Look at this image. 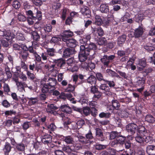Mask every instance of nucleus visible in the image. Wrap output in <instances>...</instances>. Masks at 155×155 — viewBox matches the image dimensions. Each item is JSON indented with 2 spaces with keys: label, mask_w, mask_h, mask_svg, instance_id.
Returning a JSON list of instances; mask_svg holds the SVG:
<instances>
[{
  "label": "nucleus",
  "mask_w": 155,
  "mask_h": 155,
  "mask_svg": "<svg viewBox=\"0 0 155 155\" xmlns=\"http://www.w3.org/2000/svg\"><path fill=\"white\" fill-rule=\"evenodd\" d=\"M16 112L13 110L6 111L5 112V115L7 116H12V115H15Z\"/></svg>",
  "instance_id": "13d9d810"
},
{
  "label": "nucleus",
  "mask_w": 155,
  "mask_h": 155,
  "mask_svg": "<svg viewBox=\"0 0 155 155\" xmlns=\"http://www.w3.org/2000/svg\"><path fill=\"white\" fill-rule=\"evenodd\" d=\"M73 35V32L70 30L64 31L61 35L62 40L63 41H66L67 39H69L68 38L71 37Z\"/></svg>",
  "instance_id": "423d86ee"
},
{
  "label": "nucleus",
  "mask_w": 155,
  "mask_h": 155,
  "mask_svg": "<svg viewBox=\"0 0 155 155\" xmlns=\"http://www.w3.org/2000/svg\"><path fill=\"white\" fill-rule=\"evenodd\" d=\"M63 41L66 43V44L68 47L71 48L75 47L77 45L76 41L73 38L67 39L66 41Z\"/></svg>",
  "instance_id": "6e6552de"
},
{
  "label": "nucleus",
  "mask_w": 155,
  "mask_h": 155,
  "mask_svg": "<svg viewBox=\"0 0 155 155\" xmlns=\"http://www.w3.org/2000/svg\"><path fill=\"white\" fill-rule=\"evenodd\" d=\"M31 33L33 40L36 41L32 42V45L34 46L35 45H37L36 42L39 41L40 36L36 31H33Z\"/></svg>",
  "instance_id": "1a4fd4ad"
},
{
  "label": "nucleus",
  "mask_w": 155,
  "mask_h": 155,
  "mask_svg": "<svg viewBox=\"0 0 155 155\" xmlns=\"http://www.w3.org/2000/svg\"><path fill=\"white\" fill-rule=\"evenodd\" d=\"M87 81L91 84H95L96 83V79L94 76L91 75L87 78Z\"/></svg>",
  "instance_id": "5701e85b"
},
{
  "label": "nucleus",
  "mask_w": 155,
  "mask_h": 155,
  "mask_svg": "<svg viewBox=\"0 0 155 155\" xmlns=\"http://www.w3.org/2000/svg\"><path fill=\"white\" fill-rule=\"evenodd\" d=\"M116 139L117 140L119 144H123L125 140V138L122 136H120L119 135L116 138Z\"/></svg>",
  "instance_id": "a19ab883"
},
{
  "label": "nucleus",
  "mask_w": 155,
  "mask_h": 155,
  "mask_svg": "<svg viewBox=\"0 0 155 155\" xmlns=\"http://www.w3.org/2000/svg\"><path fill=\"white\" fill-rule=\"evenodd\" d=\"M101 60L102 62L104 64V65L108 66L109 63V61L107 55H105L103 56V57L101 58Z\"/></svg>",
  "instance_id": "473e14b6"
},
{
  "label": "nucleus",
  "mask_w": 155,
  "mask_h": 155,
  "mask_svg": "<svg viewBox=\"0 0 155 155\" xmlns=\"http://www.w3.org/2000/svg\"><path fill=\"white\" fill-rule=\"evenodd\" d=\"M74 53V51L70 48H67L64 51L63 55L65 57L70 56Z\"/></svg>",
  "instance_id": "4be33fe9"
},
{
  "label": "nucleus",
  "mask_w": 155,
  "mask_h": 155,
  "mask_svg": "<svg viewBox=\"0 0 155 155\" xmlns=\"http://www.w3.org/2000/svg\"><path fill=\"white\" fill-rule=\"evenodd\" d=\"M14 31H13V30L12 31V34L15 33V36L14 38L15 37L16 38L19 40L23 41L25 39L24 37L22 34L19 32H17L14 30Z\"/></svg>",
  "instance_id": "a211bd4d"
},
{
  "label": "nucleus",
  "mask_w": 155,
  "mask_h": 155,
  "mask_svg": "<svg viewBox=\"0 0 155 155\" xmlns=\"http://www.w3.org/2000/svg\"><path fill=\"white\" fill-rule=\"evenodd\" d=\"M46 52L48 56L53 57L55 55L56 51L53 48H48L47 49Z\"/></svg>",
  "instance_id": "393cba45"
},
{
  "label": "nucleus",
  "mask_w": 155,
  "mask_h": 155,
  "mask_svg": "<svg viewBox=\"0 0 155 155\" xmlns=\"http://www.w3.org/2000/svg\"><path fill=\"white\" fill-rule=\"evenodd\" d=\"M61 108L63 112L69 114L71 112V108L67 105H62L61 106Z\"/></svg>",
  "instance_id": "f3484780"
},
{
  "label": "nucleus",
  "mask_w": 155,
  "mask_h": 155,
  "mask_svg": "<svg viewBox=\"0 0 155 155\" xmlns=\"http://www.w3.org/2000/svg\"><path fill=\"white\" fill-rule=\"evenodd\" d=\"M88 48L89 50H94L96 49L97 46L95 44L91 43L89 44Z\"/></svg>",
  "instance_id": "e2e57ef3"
},
{
  "label": "nucleus",
  "mask_w": 155,
  "mask_h": 155,
  "mask_svg": "<svg viewBox=\"0 0 155 155\" xmlns=\"http://www.w3.org/2000/svg\"><path fill=\"white\" fill-rule=\"evenodd\" d=\"M126 36L123 35L120 36L118 38L117 44L120 46H121L126 40Z\"/></svg>",
  "instance_id": "6ab92c4d"
},
{
  "label": "nucleus",
  "mask_w": 155,
  "mask_h": 155,
  "mask_svg": "<svg viewBox=\"0 0 155 155\" xmlns=\"http://www.w3.org/2000/svg\"><path fill=\"white\" fill-rule=\"evenodd\" d=\"M146 151L149 155H155V146L149 145L146 148Z\"/></svg>",
  "instance_id": "ddd939ff"
},
{
  "label": "nucleus",
  "mask_w": 155,
  "mask_h": 155,
  "mask_svg": "<svg viewBox=\"0 0 155 155\" xmlns=\"http://www.w3.org/2000/svg\"><path fill=\"white\" fill-rule=\"evenodd\" d=\"M130 15L128 13H126L121 18V20L123 21H127L130 18Z\"/></svg>",
  "instance_id": "864d4df0"
},
{
  "label": "nucleus",
  "mask_w": 155,
  "mask_h": 155,
  "mask_svg": "<svg viewBox=\"0 0 155 155\" xmlns=\"http://www.w3.org/2000/svg\"><path fill=\"white\" fill-rule=\"evenodd\" d=\"M146 62L144 58L139 60V63L137 64L138 65L141 66L143 68L146 65Z\"/></svg>",
  "instance_id": "37998d69"
},
{
  "label": "nucleus",
  "mask_w": 155,
  "mask_h": 155,
  "mask_svg": "<svg viewBox=\"0 0 155 155\" xmlns=\"http://www.w3.org/2000/svg\"><path fill=\"white\" fill-rule=\"evenodd\" d=\"M61 40V38L58 36H54L52 37L50 41L51 43L57 44Z\"/></svg>",
  "instance_id": "58836bf2"
},
{
  "label": "nucleus",
  "mask_w": 155,
  "mask_h": 155,
  "mask_svg": "<svg viewBox=\"0 0 155 155\" xmlns=\"http://www.w3.org/2000/svg\"><path fill=\"white\" fill-rule=\"evenodd\" d=\"M47 82V84L43 85L41 90L43 93L50 94L55 89L57 81L55 78H49Z\"/></svg>",
  "instance_id": "f257e3e1"
},
{
  "label": "nucleus",
  "mask_w": 155,
  "mask_h": 155,
  "mask_svg": "<svg viewBox=\"0 0 155 155\" xmlns=\"http://www.w3.org/2000/svg\"><path fill=\"white\" fill-rule=\"evenodd\" d=\"M11 148V147L10 143L7 142L6 143L3 149L5 154H7L10 151Z\"/></svg>",
  "instance_id": "2f4dec72"
},
{
  "label": "nucleus",
  "mask_w": 155,
  "mask_h": 155,
  "mask_svg": "<svg viewBox=\"0 0 155 155\" xmlns=\"http://www.w3.org/2000/svg\"><path fill=\"white\" fill-rule=\"evenodd\" d=\"M41 140L44 144L49 146L52 143V137L49 134H46L42 137Z\"/></svg>",
  "instance_id": "20e7f679"
},
{
  "label": "nucleus",
  "mask_w": 155,
  "mask_h": 155,
  "mask_svg": "<svg viewBox=\"0 0 155 155\" xmlns=\"http://www.w3.org/2000/svg\"><path fill=\"white\" fill-rule=\"evenodd\" d=\"M62 150L63 151L67 153H70L72 151V149L69 146H64L62 148Z\"/></svg>",
  "instance_id": "603ef678"
},
{
  "label": "nucleus",
  "mask_w": 155,
  "mask_h": 155,
  "mask_svg": "<svg viewBox=\"0 0 155 155\" xmlns=\"http://www.w3.org/2000/svg\"><path fill=\"white\" fill-rule=\"evenodd\" d=\"M28 98L29 99L28 104L30 105L35 104L38 101L37 97H30Z\"/></svg>",
  "instance_id": "cd10ccee"
},
{
  "label": "nucleus",
  "mask_w": 155,
  "mask_h": 155,
  "mask_svg": "<svg viewBox=\"0 0 155 155\" xmlns=\"http://www.w3.org/2000/svg\"><path fill=\"white\" fill-rule=\"evenodd\" d=\"M58 107L53 104H48L47 106V111L51 114H54V110H57Z\"/></svg>",
  "instance_id": "4468645a"
},
{
  "label": "nucleus",
  "mask_w": 155,
  "mask_h": 155,
  "mask_svg": "<svg viewBox=\"0 0 155 155\" xmlns=\"http://www.w3.org/2000/svg\"><path fill=\"white\" fill-rule=\"evenodd\" d=\"M12 6L15 9L18 8L20 6V4L17 0H15L12 2Z\"/></svg>",
  "instance_id": "8fccbe9b"
},
{
  "label": "nucleus",
  "mask_w": 155,
  "mask_h": 155,
  "mask_svg": "<svg viewBox=\"0 0 155 155\" xmlns=\"http://www.w3.org/2000/svg\"><path fill=\"white\" fill-rule=\"evenodd\" d=\"M97 41L99 45H105L107 43L106 39L104 38H99L97 39Z\"/></svg>",
  "instance_id": "7c9ffc66"
},
{
  "label": "nucleus",
  "mask_w": 155,
  "mask_h": 155,
  "mask_svg": "<svg viewBox=\"0 0 155 155\" xmlns=\"http://www.w3.org/2000/svg\"><path fill=\"white\" fill-rule=\"evenodd\" d=\"M119 135V133L116 131H112L110 133V139L111 140L116 138Z\"/></svg>",
  "instance_id": "49530a36"
},
{
  "label": "nucleus",
  "mask_w": 155,
  "mask_h": 155,
  "mask_svg": "<svg viewBox=\"0 0 155 155\" xmlns=\"http://www.w3.org/2000/svg\"><path fill=\"white\" fill-rule=\"evenodd\" d=\"M78 76L77 75H74L72 76V78L73 79V81L74 82V84H77V85L79 84H77V81L78 79Z\"/></svg>",
  "instance_id": "052dcab7"
},
{
  "label": "nucleus",
  "mask_w": 155,
  "mask_h": 155,
  "mask_svg": "<svg viewBox=\"0 0 155 155\" xmlns=\"http://www.w3.org/2000/svg\"><path fill=\"white\" fill-rule=\"evenodd\" d=\"M41 56L43 60H49V59L50 60H52L49 57L46 52L41 53Z\"/></svg>",
  "instance_id": "09e8293b"
},
{
  "label": "nucleus",
  "mask_w": 155,
  "mask_h": 155,
  "mask_svg": "<svg viewBox=\"0 0 155 155\" xmlns=\"http://www.w3.org/2000/svg\"><path fill=\"white\" fill-rule=\"evenodd\" d=\"M143 139H144V143L145 142L146 143H148L151 142L153 140V138L152 137L150 136H147L145 135L144 134L143 135Z\"/></svg>",
  "instance_id": "de8ad7c7"
},
{
  "label": "nucleus",
  "mask_w": 155,
  "mask_h": 155,
  "mask_svg": "<svg viewBox=\"0 0 155 155\" xmlns=\"http://www.w3.org/2000/svg\"><path fill=\"white\" fill-rule=\"evenodd\" d=\"M43 29L46 32H49L51 31L52 26L50 24L46 25L44 27Z\"/></svg>",
  "instance_id": "a18cd8bd"
},
{
  "label": "nucleus",
  "mask_w": 155,
  "mask_h": 155,
  "mask_svg": "<svg viewBox=\"0 0 155 155\" xmlns=\"http://www.w3.org/2000/svg\"><path fill=\"white\" fill-rule=\"evenodd\" d=\"M95 147L96 149L100 150L105 148H106V146L104 145L98 144L96 145Z\"/></svg>",
  "instance_id": "69168bd1"
},
{
  "label": "nucleus",
  "mask_w": 155,
  "mask_h": 155,
  "mask_svg": "<svg viewBox=\"0 0 155 155\" xmlns=\"http://www.w3.org/2000/svg\"><path fill=\"white\" fill-rule=\"evenodd\" d=\"M145 129L143 127H141V128L138 129V132L137 133V136L135 137L136 141L140 144L144 143L143 135L145 133L144 130Z\"/></svg>",
  "instance_id": "f03ea898"
},
{
  "label": "nucleus",
  "mask_w": 155,
  "mask_h": 155,
  "mask_svg": "<svg viewBox=\"0 0 155 155\" xmlns=\"http://www.w3.org/2000/svg\"><path fill=\"white\" fill-rule=\"evenodd\" d=\"M49 61L51 62L55 63L56 65L60 67H61L64 66L65 63V61L62 58L58 60L52 59V60H50L49 59Z\"/></svg>",
  "instance_id": "9d476101"
},
{
  "label": "nucleus",
  "mask_w": 155,
  "mask_h": 155,
  "mask_svg": "<svg viewBox=\"0 0 155 155\" xmlns=\"http://www.w3.org/2000/svg\"><path fill=\"white\" fill-rule=\"evenodd\" d=\"M147 61L155 65V52L154 54L153 57H150L148 58Z\"/></svg>",
  "instance_id": "3c124183"
},
{
  "label": "nucleus",
  "mask_w": 155,
  "mask_h": 155,
  "mask_svg": "<svg viewBox=\"0 0 155 155\" xmlns=\"http://www.w3.org/2000/svg\"><path fill=\"white\" fill-rule=\"evenodd\" d=\"M81 12L85 18H89L91 16V12L89 8L87 6H84L82 7Z\"/></svg>",
  "instance_id": "0eeeda50"
},
{
  "label": "nucleus",
  "mask_w": 155,
  "mask_h": 155,
  "mask_svg": "<svg viewBox=\"0 0 155 155\" xmlns=\"http://www.w3.org/2000/svg\"><path fill=\"white\" fill-rule=\"evenodd\" d=\"M0 36L2 37L3 38L8 41L14 38L15 35V33L12 34V32L9 30H4L3 31L0 30Z\"/></svg>",
  "instance_id": "7ed1b4c3"
},
{
  "label": "nucleus",
  "mask_w": 155,
  "mask_h": 155,
  "mask_svg": "<svg viewBox=\"0 0 155 155\" xmlns=\"http://www.w3.org/2000/svg\"><path fill=\"white\" fill-rule=\"evenodd\" d=\"M91 38V36L89 35H84L82 38L80 40V42L81 44H85L87 41L89 40Z\"/></svg>",
  "instance_id": "b1692460"
},
{
  "label": "nucleus",
  "mask_w": 155,
  "mask_h": 155,
  "mask_svg": "<svg viewBox=\"0 0 155 155\" xmlns=\"http://www.w3.org/2000/svg\"><path fill=\"white\" fill-rule=\"evenodd\" d=\"M112 106L113 109H118L120 107V105L118 101L116 100H112Z\"/></svg>",
  "instance_id": "72a5a7b5"
},
{
  "label": "nucleus",
  "mask_w": 155,
  "mask_h": 155,
  "mask_svg": "<svg viewBox=\"0 0 155 155\" xmlns=\"http://www.w3.org/2000/svg\"><path fill=\"white\" fill-rule=\"evenodd\" d=\"M110 114L109 113L102 112L99 114V116L101 118H108L109 117Z\"/></svg>",
  "instance_id": "6e6d98bb"
},
{
  "label": "nucleus",
  "mask_w": 155,
  "mask_h": 155,
  "mask_svg": "<svg viewBox=\"0 0 155 155\" xmlns=\"http://www.w3.org/2000/svg\"><path fill=\"white\" fill-rule=\"evenodd\" d=\"M145 78H139L137 81V85L140 87L143 86V85L145 84Z\"/></svg>",
  "instance_id": "4c0bfd02"
},
{
  "label": "nucleus",
  "mask_w": 155,
  "mask_h": 155,
  "mask_svg": "<svg viewBox=\"0 0 155 155\" xmlns=\"http://www.w3.org/2000/svg\"><path fill=\"white\" fill-rule=\"evenodd\" d=\"M145 119L146 121L150 123H153L155 121L154 118L151 115H147Z\"/></svg>",
  "instance_id": "e433bc0d"
},
{
  "label": "nucleus",
  "mask_w": 155,
  "mask_h": 155,
  "mask_svg": "<svg viewBox=\"0 0 155 155\" xmlns=\"http://www.w3.org/2000/svg\"><path fill=\"white\" fill-rule=\"evenodd\" d=\"M126 128L128 132L131 134H134L138 129L137 126L134 123L128 124Z\"/></svg>",
  "instance_id": "39448f33"
},
{
  "label": "nucleus",
  "mask_w": 155,
  "mask_h": 155,
  "mask_svg": "<svg viewBox=\"0 0 155 155\" xmlns=\"http://www.w3.org/2000/svg\"><path fill=\"white\" fill-rule=\"evenodd\" d=\"M78 137L79 141L83 143H88L89 142V140H87L86 138L82 136L79 135Z\"/></svg>",
  "instance_id": "c9c22d12"
},
{
  "label": "nucleus",
  "mask_w": 155,
  "mask_h": 155,
  "mask_svg": "<svg viewBox=\"0 0 155 155\" xmlns=\"http://www.w3.org/2000/svg\"><path fill=\"white\" fill-rule=\"evenodd\" d=\"M83 52V53H85L86 54H89V51L87 47L85 48L84 45H81L80 47V51Z\"/></svg>",
  "instance_id": "f704fd0d"
},
{
  "label": "nucleus",
  "mask_w": 155,
  "mask_h": 155,
  "mask_svg": "<svg viewBox=\"0 0 155 155\" xmlns=\"http://www.w3.org/2000/svg\"><path fill=\"white\" fill-rule=\"evenodd\" d=\"M16 85L18 89L20 91H24V88L28 87L27 83L25 82H19L16 83Z\"/></svg>",
  "instance_id": "f8f14e48"
},
{
  "label": "nucleus",
  "mask_w": 155,
  "mask_h": 155,
  "mask_svg": "<svg viewBox=\"0 0 155 155\" xmlns=\"http://www.w3.org/2000/svg\"><path fill=\"white\" fill-rule=\"evenodd\" d=\"M93 31L94 32L97 31L99 36H102L103 35L104 33L103 30L100 27H98L97 28H93Z\"/></svg>",
  "instance_id": "ea45409f"
},
{
  "label": "nucleus",
  "mask_w": 155,
  "mask_h": 155,
  "mask_svg": "<svg viewBox=\"0 0 155 155\" xmlns=\"http://www.w3.org/2000/svg\"><path fill=\"white\" fill-rule=\"evenodd\" d=\"M63 140L67 144H71L74 142L73 138L70 136L64 137Z\"/></svg>",
  "instance_id": "c85d7f7f"
},
{
  "label": "nucleus",
  "mask_w": 155,
  "mask_h": 155,
  "mask_svg": "<svg viewBox=\"0 0 155 155\" xmlns=\"http://www.w3.org/2000/svg\"><path fill=\"white\" fill-rule=\"evenodd\" d=\"M94 94L93 98L95 100L100 98L101 96V93L99 92H97Z\"/></svg>",
  "instance_id": "680f3d73"
},
{
  "label": "nucleus",
  "mask_w": 155,
  "mask_h": 155,
  "mask_svg": "<svg viewBox=\"0 0 155 155\" xmlns=\"http://www.w3.org/2000/svg\"><path fill=\"white\" fill-rule=\"evenodd\" d=\"M85 123L84 121L82 119H80L76 123L77 127L78 128H81V126Z\"/></svg>",
  "instance_id": "c03bdc74"
},
{
  "label": "nucleus",
  "mask_w": 155,
  "mask_h": 155,
  "mask_svg": "<svg viewBox=\"0 0 155 155\" xmlns=\"http://www.w3.org/2000/svg\"><path fill=\"white\" fill-rule=\"evenodd\" d=\"M21 68L23 69L24 71H27L28 70V69L27 67V65L24 62L21 61L20 64Z\"/></svg>",
  "instance_id": "4d7b16f0"
},
{
  "label": "nucleus",
  "mask_w": 155,
  "mask_h": 155,
  "mask_svg": "<svg viewBox=\"0 0 155 155\" xmlns=\"http://www.w3.org/2000/svg\"><path fill=\"white\" fill-rule=\"evenodd\" d=\"M19 78L22 80L23 82H25L27 83L29 81L26 75L22 72H21L18 75Z\"/></svg>",
  "instance_id": "c756f323"
},
{
  "label": "nucleus",
  "mask_w": 155,
  "mask_h": 155,
  "mask_svg": "<svg viewBox=\"0 0 155 155\" xmlns=\"http://www.w3.org/2000/svg\"><path fill=\"white\" fill-rule=\"evenodd\" d=\"M143 32V29L141 27H139L135 31L134 35L135 37H138L141 36Z\"/></svg>",
  "instance_id": "aec40b11"
},
{
  "label": "nucleus",
  "mask_w": 155,
  "mask_h": 155,
  "mask_svg": "<svg viewBox=\"0 0 155 155\" xmlns=\"http://www.w3.org/2000/svg\"><path fill=\"white\" fill-rule=\"evenodd\" d=\"M99 88L106 94L107 95H110L111 94V92H110V88L106 84H101Z\"/></svg>",
  "instance_id": "9b49d317"
},
{
  "label": "nucleus",
  "mask_w": 155,
  "mask_h": 155,
  "mask_svg": "<svg viewBox=\"0 0 155 155\" xmlns=\"http://www.w3.org/2000/svg\"><path fill=\"white\" fill-rule=\"evenodd\" d=\"M73 147H72V151H76L77 150H79L81 148V146L80 145L76 144L73 146Z\"/></svg>",
  "instance_id": "774afa93"
},
{
  "label": "nucleus",
  "mask_w": 155,
  "mask_h": 155,
  "mask_svg": "<svg viewBox=\"0 0 155 155\" xmlns=\"http://www.w3.org/2000/svg\"><path fill=\"white\" fill-rule=\"evenodd\" d=\"M135 60V58H130L129 60L128 61L127 63V66H130L132 65L134 63V61Z\"/></svg>",
  "instance_id": "338daca9"
},
{
  "label": "nucleus",
  "mask_w": 155,
  "mask_h": 155,
  "mask_svg": "<svg viewBox=\"0 0 155 155\" xmlns=\"http://www.w3.org/2000/svg\"><path fill=\"white\" fill-rule=\"evenodd\" d=\"M100 10L102 13H107L109 11L108 5L106 4H101L100 7Z\"/></svg>",
  "instance_id": "2eb2a0df"
},
{
  "label": "nucleus",
  "mask_w": 155,
  "mask_h": 155,
  "mask_svg": "<svg viewBox=\"0 0 155 155\" xmlns=\"http://www.w3.org/2000/svg\"><path fill=\"white\" fill-rule=\"evenodd\" d=\"M103 21L101 17L98 15H96L95 16V25L100 26L102 25Z\"/></svg>",
  "instance_id": "bb28decb"
},
{
  "label": "nucleus",
  "mask_w": 155,
  "mask_h": 155,
  "mask_svg": "<svg viewBox=\"0 0 155 155\" xmlns=\"http://www.w3.org/2000/svg\"><path fill=\"white\" fill-rule=\"evenodd\" d=\"M18 18L20 21H24L26 20V18L25 16L21 14H19L18 15Z\"/></svg>",
  "instance_id": "0e129e2a"
},
{
  "label": "nucleus",
  "mask_w": 155,
  "mask_h": 155,
  "mask_svg": "<svg viewBox=\"0 0 155 155\" xmlns=\"http://www.w3.org/2000/svg\"><path fill=\"white\" fill-rule=\"evenodd\" d=\"M89 54H86L85 53H83L81 51L79 52L78 57L79 59L81 62L84 61L87 58V56Z\"/></svg>",
  "instance_id": "412c9836"
},
{
  "label": "nucleus",
  "mask_w": 155,
  "mask_h": 155,
  "mask_svg": "<svg viewBox=\"0 0 155 155\" xmlns=\"http://www.w3.org/2000/svg\"><path fill=\"white\" fill-rule=\"evenodd\" d=\"M16 147L18 150L20 151L24 150L25 148V145L22 143L17 144L16 145Z\"/></svg>",
  "instance_id": "79ce46f5"
},
{
  "label": "nucleus",
  "mask_w": 155,
  "mask_h": 155,
  "mask_svg": "<svg viewBox=\"0 0 155 155\" xmlns=\"http://www.w3.org/2000/svg\"><path fill=\"white\" fill-rule=\"evenodd\" d=\"M96 131V135L97 136L102 137L103 136V134L101 130L99 128L95 129Z\"/></svg>",
  "instance_id": "bf43d9fd"
},
{
  "label": "nucleus",
  "mask_w": 155,
  "mask_h": 155,
  "mask_svg": "<svg viewBox=\"0 0 155 155\" xmlns=\"http://www.w3.org/2000/svg\"><path fill=\"white\" fill-rule=\"evenodd\" d=\"M75 110L79 112H81V113L83 112L86 116L89 115L90 111V109L89 107H84L82 110L81 109L79 108H76Z\"/></svg>",
  "instance_id": "dca6fc26"
},
{
  "label": "nucleus",
  "mask_w": 155,
  "mask_h": 155,
  "mask_svg": "<svg viewBox=\"0 0 155 155\" xmlns=\"http://www.w3.org/2000/svg\"><path fill=\"white\" fill-rule=\"evenodd\" d=\"M85 137L87 140H89L93 138V137L91 130H89L88 133L86 134Z\"/></svg>",
  "instance_id": "5fc2aeb1"
},
{
  "label": "nucleus",
  "mask_w": 155,
  "mask_h": 155,
  "mask_svg": "<svg viewBox=\"0 0 155 155\" xmlns=\"http://www.w3.org/2000/svg\"><path fill=\"white\" fill-rule=\"evenodd\" d=\"M77 86V84H73V85L69 84L68 87L65 89V91L66 92H72L74 90L75 88Z\"/></svg>",
  "instance_id": "a878e982"
}]
</instances>
